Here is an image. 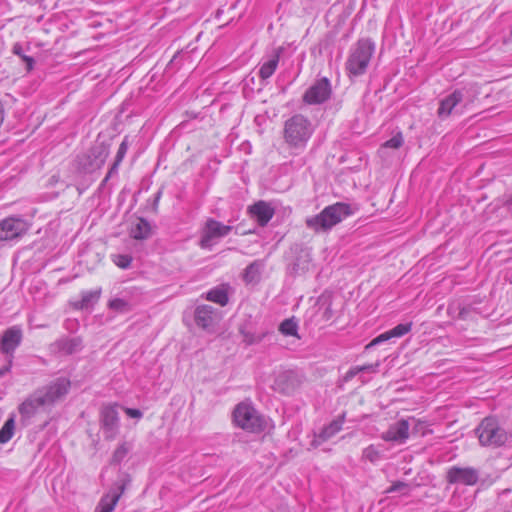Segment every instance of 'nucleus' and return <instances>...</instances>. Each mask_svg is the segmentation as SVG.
Wrapping results in <instances>:
<instances>
[{"label": "nucleus", "mask_w": 512, "mask_h": 512, "mask_svg": "<svg viewBox=\"0 0 512 512\" xmlns=\"http://www.w3.org/2000/svg\"><path fill=\"white\" fill-rule=\"evenodd\" d=\"M314 125L307 116L296 113L285 120L283 138L289 148L303 151L314 133Z\"/></svg>", "instance_id": "obj_1"}, {"label": "nucleus", "mask_w": 512, "mask_h": 512, "mask_svg": "<svg viewBox=\"0 0 512 512\" xmlns=\"http://www.w3.org/2000/svg\"><path fill=\"white\" fill-rule=\"evenodd\" d=\"M351 214L349 204L337 202L325 207L319 214L307 217L305 224L315 233L327 232Z\"/></svg>", "instance_id": "obj_2"}, {"label": "nucleus", "mask_w": 512, "mask_h": 512, "mask_svg": "<svg viewBox=\"0 0 512 512\" xmlns=\"http://www.w3.org/2000/svg\"><path fill=\"white\" fill-rule=\"evenodd\" d=\"M374 51L375 43L372 40L368 38L358 40L350 49V53L345 64L349 75L354 77L363 75L369 66Z\"/></svg>", "instance_id": "obj_3"}, {"label": "nucleus", "mask_w": 512, "mask_h": 512, "mask_svg": "<svg viewBox=\"0 0 512 512\" xmlns=\"http://www.w3.org/2000/svg\"><path fill=\"white\" fill-rule=\"evenodd\" d=\"M109 154L110 144L97 142L87 152L76 157V168L80 173L91 174L103 167Z\"/></svg>", "instance_id": "obj_4"}, {"label": "nucleus", "mask_w": 512, "mask_h": 512, "mask_svg": "<svg viewBox=\"0 0 512 512\" xmlns=\"http://www.w3.org/2000/svg\"><path fill=\"white\" fill-rule=\"evenodd\" d=\"M479 442L485 447H500L504 445L509 435L493 417L484 418L475 430Z\"/></svg>", "instance_id": "obj_5"}, {"label": "nucleus", "mask_w": 512, "mask_h": 512, "mask_svg": "<svg viewBox=\"0 0 512 512\" xmlns=\"http://www.w3.org/2000/svg\"><path fill=\"white\" fill-rule=\"evenodd\" d=\"M235 425L249 432H259L264 428L262 417L256 409L247 403H239L233 411Z\"/></svg>", "instance_id": "obj_6"}, {"label": "nucleus", "mask_w": 512, "mask_h": 512, "mask_svg": "<svg viewBox=\"0 0 512 512\" xmlns=\"http://www.w3.org/2000/svg\"><path fill=\"white\" fill-rule=\"evenodd\" d=\"M233 227L225 225L214 218H208L201 230L199 246L202 249L211 250L217 240L227 236Z\"/></svg>", "instance_id": "obj_7"}, {"label": "nucleus", "mask_w": 512, "mask_h": 512, "mask_svg": "<svg viewBox=\"0 0 512 512\" xmlns=\"http://www.w3.org/2000/svg\"><path fill=\"white\" fill-rule=\"evenodd\" d=\"M70 386L71 382L68 378L59 377L48 385L38 388L37 391L45 401L46 406L50 407L68 394Z\"/></svg>", "instance_id": "obj_8"}, {"label": "nucleus", "mask_w": 512, "mask_h": 512, "mask_svg": "<svg viewBox=\"0 0 512 512\" xmlns=\"http://www.w3.org/2000/svg\"><path fill=\"white\" fill-rule=\"evenodd\" d=\"M130 477L127 474L122 475L104 495L98 503L95 512H112L119 501L122 494L125 492L130 483Z\"/></svg>", "instance_id": "obj_9"}, {"label": "nucleus", "mask_w": 512, "mask_h": 512, "mask_svg": "<svg viewBox=\"0 0 512 512\" xmlns=\"http://www.w3.org/2000/svg\"><path fill=\"white\" fill-rule=\"evenodd\" d=\"M119 412L117 405H104L100 410V427L106 440H113L119 432Z\"/></svg>", "instance_id": "obj_10"}, {"label": "nucleus", "mask_w": 512, "mask_h": 512, "mask_svg": "<svg viewBox=\"0 0 512 512\" xmlns=\"http://www.w3.org/2000/svg\"><path fill=\"white\" fill-rule=\"evenodd\" d=\"M332 87L327 77H322L314 82L303 94L302 100L309 105H318L330 99Z\"/></svg>", "instance_id": "obj_11"}, {"label": "nucleus", "mask_w": 512, "mask_h": 512, "mask_svg": "<svg viewBox=\"0 0 512 512\" xmlns=\"http://www.w3.org/2000/svg\"><path fill=\"white\" fill-rule=\"evenodd\" d=\"M479 480V471L474 467L452 466L446 472L449 484L475 485Z\"/></svg>", "instance_id": "obj_12"}, {"label": "nucleus", "mask_w": 512, "mask_h": 512, "mask_svg": "<svg viewBox=\"0 0 512 512\" xmlns=\"http://www.w3.org/2000/svg\"><path fill=\"white\" fill-rule=\"evenodd\" d=\"M29 229L28 223L20 217H8L0 222V240L19 238Z\"/></svg>", "instance_id": "obj_13"}, {"label": "nucleus", "mask_w": 512, "mask_h": 512, "mask_svg": "<svg viewBox=\"0 0 512 512\" xmlns=\"http://www.w3.org/2000/svg\"><path fill=\"white\" fill-rule=\"evenodd\" d=\"M194 320L198 327L212 332L215 330L220 320V314L218 310L211 305H199L195 309Z\"/></svg>", "instance_id": "obj_14"}, {"label": "nucleus", "mask_w": 512, "mask_h": 512, "mask_svg": "<svg viewBox=\"0 0 512 512\" xmlns=\"http://www.w3.org/2000/svg\"><path fill=\"white\" fill-rule=\"evenodd\" d=\"M47 407L45 401L37 390L30 394L19 406L21 423L26 426L29 420L36 415L40 408Z\"/></svg>", "instance_id": "obj_15"}, {"label": "nucleus", "mask_w": 512, "mask_h": 512, "mask_svg": "<svg viewBox=\"0 0 512 512\" xmlns=\"http://www.w3.org/2000/svg\"><path fill=\"white\" fill-rule=\"evenodd\" d=\"M23 338V331L20 326L14 325L6 329L1 337L0 351L6 357L14 358V352L21 344Z\"/></svg>", "instance_id": "obj_16"}, {"label": "nucleus", "mask_w": 512, "mask_h": 512, "mask_svg": "<svg viewBox=\"0 0 512 512\" xmlns=\"http://www.w3.org/2000/svg\"><path fill=\"white\" fill-rule=\"evenodd\" d=\"M381 438L386 442L403 444L409 438V422L401 419L390 425L388 430L382 433Z\"/></svg>", "instance_id": "obj_17"}, {"label": "nucleus", "mask_w": 512, "mask_h": 512, "mask_svg": "<svg viewBox=\"0 0 512 512\" xmlns=\"http://www.w3.org/2000/svg\"><path fill=\"white\" fill-rule=\"evenodd\" d=\"M248 213L259 226L265 227L273 218L275 209L270 203L259 200L248 207Z\"/></svg>", "instance_id": "obj_18"}, {"label": "nucleus", "mask_w": 512, "mask_h": 512, "mask_svg": "<svg viewBox=\"0 0 512 512\" xmlns=\"http://www.w3.org/2000/svg\"><path fill=\"white\" fill-rule=\"evenodd\" d=\"M344 421L345 414L343 413L337 419H334L328 425L324 426L318 434H315L314 439L311 442V445L314 448H316L320 446L322 443L332 438L342 429Z\"/></svg>", "instance_id": "obj_19"}, {"label": "nucleus", "mask_w": 512, "mask_h": 512, "mask_svg": "<svg viewBox=\"0 0 512 512\" xmlns=\"http://www.w3.org/2000/svg\"><path fill=\"white\" fill-rule=\"evenodd\" d=\"M463 101V92L454 90L451 94L440 100L437 115L441 119L449 117L454 109Z\"/></svg>", "instance_id": "obj_20"}, {"label": "nucleus", "mask_w": 512, "mask_h": 512, "mask_svg": "<svg viewBox=\"0 0 512 512\" xmlns=\"http://www.w3.org/2000/svg\"><path fill=\"white\" fill-rule=\"evenodd\" d=\"M412 329V323H401L396 325L394 328H392L389 331H386L377 337H375L369 344L366 345L365 349H370L371 347H374L376 345H379L381 343H384L392 338L396 337H402L405 334L409 333Z\"/></svg>", "instance_id": "obj_21"}, {"label": "nucleus", "mask_w": 512, "mask_h": 512, "mask_svg": "<svg viewBox=\"0 0 512 512\" xmlns=\"http://www.w3.org/2000/svg\"><path fill=\"white\" fill-rule=\"evenodd\" d=\"M239 332L243 337V342L248 346L260 343L268 334L264 330L256 331L249 323L240 325Z\"/></svg>", "instance_id": "obj_22"}, {"label": "nucleus", "mask_w": 512, "mask_h": 512, "mask_svg": "<svg viewBox=\"0 0 512 512\" xmlns=\"http://www.w3.org/2000/svg\"><path fill=\"white\" fill-rule=\"evenodd\" d=\"M54 345L58 351L70 355L80 351L82 347V340L79 337H65L57 340Z\"/></svg>", "instance_id": "obj_23"}, {"label": "nucleus", "mask_w": 512, "mask_h": 512, "mask_svg": "<svg viewBox=\"0 0 512 512\" xmlns=\"http://www.w3.org/2000/svg\"><path fill=\"white\" fill-rule=\"evenodd\" d=\"M131 236L136 240L147 239L151 234L150 223L144 219L139 218L131 228Z\"/></svg>", "instance_id": "obj_24"}, {"label": "nucleus", "mask_w": 512, "mask_h": 512, "mask_svg": "<svg viewBox=\"0 0 512 512\" xmlns=\"http://www.w3.org/2000/svg\"><path fill=\"white\" fill-rule=\"evenodd\" d=\"M279 58V52L276 51L269 60H267L260 66L258 74L262 80H267L274 74L278 67Z\"/></svg>", "instance_id": "obj_25"}, {"label": "nucleus", "mask_w": 512, "mask_h": 512, "mask_svg": "<svg viewBox=\"0 0 512 512\" xmlns=\"http://www.w3.org/2000/svg\"><path fill=\"white\" fill-rule=\"evenodd\" d=\"M128 147H129V137L125 136L118 148L114 162L108 171V176H114L118 173V168L127 153Z\"/></svg>", "instance_id": "obj_26"}, {"label": "nucleus", "mask_w": 512, "mask_h": 512, "mask_svg": "<svg viewBox=\"0 0 512 512\" xmlns=\"http://www.w3.org/2000/svg\"><path fill=\"white\" fill-rule=\"evenodd\" d=\"M262 267L263 264L260 261L249 264L244 270L243 280L247 284L257 282L260 279Z\"/></svg>", "instance_id": "obj_27"}, {"label": "nucleus", "mask_w": 512, "mask_h": 512, "mask_svg": "<svg viewBox=\"0 0 512 512\" xmlns=\"http://www.w3.org/2000/svg\"><path fill=\"white\" fill-rule=\"evenodd\" d=\"M206 299L221 306H225L229 301L227 290L223 287H215L209 290Z\"/></svg>", "instance_id": "obj_28"}, {"label": "nucleus", "mask_w": 512, "mask_h": 512, "mask_svg": "<svg viewBox=\"0 0 512 512\" xmlns=\"http://www.w3.org/2000/svg\"><path fill=\"white\" fill-rule=\"evenodd\" d=\"M108 307L117 313L125 314L132 311L134 304L125 298H114L109 301Z\"/></svg>", "instance_id": "obj_29"}, {"label": "nucleus", "mask_w": 512, "mask_h": 512, "mask_svg": "<svg viewBox=\"0 0 512 512\" xmlns=\"http://www.w3.org/2000/svg\"><path fill=\"white\" fill-rule=\"evenodd\" d=\"M279 331L284 335V336H295V337H298V322L297 320L292 317V318H288V319H285L284 321L281 322L280 326H279Z\"/></svg>", "instance_id": "obj_30"}, {"label": "nucleus", "mask_w": 512, "mask_h": 512, "mask_svg": "<svg viewBox=\"0 0 512 512\" xmlns=\"http://www.w3.org/2000/svg\"><path fill=\"white\" fill-rule=\"evenodd\" d=\"M15 420L14 416L9 417L0 429V443H7L14 435Z\"/></svg>", "instance_id": "obj_31"}, {"label": "nucleus", "mask_w": 512, "mask_h": 512, "mask_svg": "<svg viewBox=\"0 0 512 512\" xmlns=\"http://www.w3.org/2000/svg\"><path fill=\"white\" fill-rule=\"evenodd\" d=\"M100 290L85 291L82 293L79 307L81 309H87L93 306L100 298Z\"/></svg>", "instance_id": "obj_32"}, {"label": "nucleus", "mask_w": 512, "mask_h": 512, "mask_svg": "<svg viewBox=\"0 0 512 512\" xmlns=\"http://www.w3.org/2000/svg\"><path fill=\"white\" fill-rule=\"evenodd\" d=\"M309 268V260L303 257H298L293 263L289 265V273L293 276L305 273Z\"/></svg>", "instance_id": "obj_33"}, {"label": "nucleus", "mask_w": 512, "mask_h": 512, "mask_svg": "<svg viewBox=\"0 0 512 512\" xmlns=\"http://www.w3.org/2000/svg\"><path fill=\"white\" fill-rule=\"evenodd\" d=\"M12 52L25 62L27 71H31L34 68V58L24 53L23 47L20 43L17 42L13 45Z\"/></svg>", "instance_id": "obj_34"}, {"label": "nucleus", "mask_w": 512, "mask_h": 512, "mask_svg": "<svg viewBox=\"0 0 512 512\" xmlns=\"http://www.w3.org/2000/svg\"><path fill=\"white\" fill-rule=\"evenodd\" d=\"M130 448L128 447L127 443H122L119 445L116 450L114 451L111 459L112 464H119L121 463L125 457L128 455Z\"/></svg>", "instance_id": "obj_35"}, {"label": "nucleus", "mask_w": 512, "mask_h": 512, "mask_svg": "<svg viewBox=\"0 0 512 512\" xmlns=\"http://www.w3.org/2000/svg\"><path fill=\"white\" fill-rule=\"evenodd\" d=\"M363 458L374 463L378 461L381 457L380 452L374 445H369L363 450L362 454Z\"/></svg>", "instance_id": "obj_36"}, {"label": "nucleus", "mask_w": 512, "mask_h": 512, "mask_svg": "<svg viewBox=\"0 0 512 512\" xmlns=\"http://www.w3.org/2000/svg\"><path fill=\"white\" fill-rule=\"evenodd\" d=\"M113 262L119 268L127 269L131 265L132 257L127 254H117L113 256Z\"/></svg>", "instance_id": "obj_37"}, {"label": "nucleus", "mask_w": 512, "mask_h": 512, "mask_svg": "<svg viewBox=\"0 0 512 512\" xmlns=\"http://www.w3.org/2000/svg\"><path fill=\"white\" fill-rule=\"evenodd\" d=\"M403 144V137L401 133L394 135L392 138L384 143V147L398 149Z\"/></svg>", "instance_id": "obj_38"}, {"label": "nucleus", "mask_w": 512, "mask_h": 512, "mask_svg": "<svg viewBox=\"0 0 512 512\" xmlns=\"http://www.w3.org/2000/svg\"><path fill=\"white\" fill-rule=\"evenodd\" d=\"M408 487V484L406 482H403V481H397L395 483H393L388 489H387V493H393V492H397V491H402L403 489L407 488Z\"/></svg>", "instance_id": "obj_39"}, {"label": "nucleus", "mask_w": 512, "mask_h": 512, "mask_svg": "<svg viewBox=\"0 0 512 512\" xmlns=\"http://www.w3.org/2000/svg\"><path fill=\"white\" fill-rule=\"evenodd\" d=\"M379 362L375 363V364H368V365H363V366H357L358 367V371L359 372H376L378 370V367H379Z\"/></svg>", "instance_id": "obj_40"}, {"label": "nucleus", "mask_w": 512, "mask_h": 512, "mask_svg": "<svg viewBox=\"0 0 512 512\" xmlns=\"http://www.w3.org/2000/svg\"><path fill=\"white\" fill-rule=\"evenodd\" d=\"M125 412L131 418H141L143 415L139 409L127 408Z\"/></svg>", "instance_id": "obj_41"}, {"label": "nucleus", "mask_w": 512, "mask_h": 512, "mask_svg": "<svg viewBox=\"0 0 512 512\" xmlns=\"http://www.w3.org/2000/svg\"><path fill=\"white\" fill-rule=\"evenodd\" d=\"M13 358L7 357V364L0 368V377H3L11 369Z\"/></svg>", "instance_id": "obj_42"}, {"label": "nucleus", "mask_w": 512, "mask_h": 512, "mask_svg": "<svg viewBox=\"0 0 512 512\" xmlns=\"http://www.w3.org/2000/svg\"><path fill=\"white\" fill-rule=\"evenodd\" d=\"M358 373H360L358 371V367H353L351 368L344 376V380L345 381H350L353 377H355Z\"/></svg>", "instance_id": "obj_43"}, {"label": "nucleus", "mask_w": 512, "mask_h": 512, "mask_svg": "<svg viewBox=\"0 0 512 512\" xmlns=\"http://www.w3.org/2000/svg\"><path fill=\"white\" fill-rule=\"evenodd\" d=\"M161 195H162V191L159 190L155 196H154V202H153V211L156 212L157 211V207H158V203H159V200L161 198Z\"/></svg>", "instance_id": "obj_44"}, {"label": "nucleus", "mask_w": 512, "mask_h": 512, "mask_svg": "<svg viewBox=\"0 0 512 512\" xmlns=\"http://www.w3.org/2000/svg\"><path fill=\"white\" fill-rule=\"evenodd\" d=\"M4 120V106L2 101L0 100V126L2 125Z\"/></svg>", "instance_id": "obj_45"}, {"label": "nucleus", "mask_w": 512, "mask_h": 512, "mask_svg": "<svg viewBox=\"0 0 512 512\" xmlns=\"http://www.w3.org/2000/svg\"><path fill=\"white\" fill-rule=\"evenodd\" d=\"M111 177H112V176H108V174H107V175L105 176V178L103 179V181H102L101 185H102V186H103V185H105Z\"/></svg>", "instance_id": "obj_46"}, {"label": "nucleus", "mask_w": 512, "mask_h": 512, "mask_svg": "<svg viewBox=\"0 0 512 512\" xmlns=\"http://www.w3.org/2000/svg\"><path fill=\"white\" fill-rule=\"evenodd\" d=\"M506 203L512 209V194L510 195Z\"/></svg>", "instance_id": "obj_47"}, {"label": "nucleus", "mask_w": 512, "mask_h": 512, "mask_svg": "<svg viewBox=\"0 0 512 512\" xmlns=\"http://www.w3.org/2000/svg\"><path fill=\"white\" fill-rule=\"evenodd\" d=\"M77 190H78L79 194H82L83 191L85 190V188H81L80 186H77Z\"/></svg>", "instance_id": "obj_48"}, {"label": "nucleus", "mask_w": 512, "mask_h": 512, "mask_svg": "<svg viewBox=\"0 0 512 512\" xmlns=\"http://www.w3.org/2000/svg\"><path fill=\"white\" fill-rule=\"evenodd\" d=\"M456 499H457V497H456L455 495H453V496H452V499H451V501H452V504H453V505H454V503H455Z\"/></svg>", "instance_id": "obj_49"}]
</instances>
